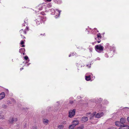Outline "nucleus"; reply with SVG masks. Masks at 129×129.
I'll use <instances>...</instances> for the list:
<instances>
[{
  "instance_id": "473e14b6",
  "label": "nucleus",
  "mask_w": 129,
  "mask_h": 129,
  "mask_svg": "<svg viewBox=\"0 0 129 129\" xmlns=\"http://www.w3.org/2000/svg\"><path fill=\"white\" fill-rule=\"evenodd\" d=\"M127 121L129 122V117H128L127 118Z\"/></svg>"
},
{
  "instance_id": "cd10ccee",
  "label": "nucleus",
  "mask_w": 129,
  "mask_h": 129,
  "mask_svg": "<svg viewBox=\"0 0 129 129\" xmlns=\"http://www.w3.org/2000/svg\"><path fill=\"white\" fill-rule=\"evenodd\" d=\"M56 11L59 13V15L60 12V11H59L57 10H56Z\"/></svg>"
},
{
  "instance_id": "412c9836",
  "label": "nucleus",
  "mask_w": 129,
  "mask_h": 129,
  "mask_svg": "<svg viewBox=\"0 0 129 129\" xmlns=\"http://www.w3.org/2000/svg\"><path fill=\"white\" fill-rule=\"evenodd\" d=\"M97 37L98 38H100V39L101 38L102 36L100 33H99L97 34Z\"/></svg>"
},
{
  "instance_id": "9d476101",
  "label": "nucleus",
  "mask_w": 129,
  "mask_h": 129,
  "mask_svg": "<svg viewBox=\"0 0 129 129\" xmlns=\"http://www.w3.org/2000/svg\"><path fill=\"white\" fill-rule=\"evenodd\" d=\"M81 120L83 122H85L88 121V118L87 117H84L82 118Z\"/></svg>"
},
{
  "instance_id": "20e7f679",
  "label": "nucleus",
  "mask_w": 129,
  "mask_h": 129,
  "mask_svg": "<svg viewBox=\"0 0 129 129\" xmlns=\"http://www.w3.org/2000/svg\"><path fill=\"white\" fill-rule=\"evenodd\" d=\"M75 110L70 111L69 113V117L70 118L73 117L75 115Z\"/></svg>"
},
{
  "instance_id": "9b49d317",
  "label": "nucleus",
  "mask_w": 129,
  "mask_h": 129,
  "mask_svg": "<svg viewBox=\"0 0 129 129\" xmlns=\"http://www.w3.org/2000/svg\"><path fill=\"white\" fill-rule=\"evenodd\" d=\"M5 95L4 92H2L0 94V100L3 99L5 96Z\"/></svg>"
},
{
  "instance_id": "b1692460",
  "label": "nucleus",
  "mask_w": 129,
  "mask_h": 129,
  "mask_svg": "<svg viewBox=\"0 0 129 129\" xmlns=\"http://www.w3.org/2000/svg\"><path fill=\"white\" fill-rule=\"evenodd\" d=\"M74 54V53H71L69 55V57H70L72 56H73Z\"/></svg>"
},
{
  "instance_id": "f03ea898",
  "label": "nucleus",
  "mask_w": 129,
  "mask_h": 129,
  "mask_svg": "<svg viewBox=\"0 0 129 129\" xmlns=\"http://www.w3.org/2000/svg\"><path fill=\"white\" fill-rule=\"evenodd\" d=\"M95 50L98 52L99 50L100 52H102L103 51V47L100 45H97L95 46Z\"/></svg>"
},
{
  "instance_id": "c85d7f7f",
  "label": "nucleus",
  "mask_w": 129,
  "mask_h": 129,
  "mask_svg": "<svg viewBox=\"0 0 129 129\" xmlns=\"http://www.w3.org/2000/svg\"><path fill=\"white\" fill-rule=\"evenodd\" d=\"M40 35H41V36H45V33H44L43 34H41Z\"/></svg>"
},
{
  "instance_id": "393cba45",
  "label": "nucleus",
  "mask_w": 129,
  "mask_h": 129,
  "mask_svg": "<svg viewBox=\"0 0 129 129\" xmlns=\"http://www.w3.org/2000/svg\"><path fill=\"white\" fill-rule=\"evenodd\" d=\"M3 107L4 108H7V106L5 105H3Z\"/></svg>"
},
{
  "instance_id": "39448f33",
  "label": "nucleus",
  "mask_w": 129,
  "mask_h": 129,
  "mask_svg": "<svg viewBox=\"0 0 129 129\" xmlns=\"http://www.w3.org/2000/svg\"><path fill=\"white\" fill-rule=\"evenodd\" d=\"M42 9V4H40L36 7L35 11L36 12H38L40 10H41Z\"/></svg>"
},
{
  "instance_id": "e433bc0d",
  "label": "nucleus",
  "mask_w": 129,
  "mask_h": 129,
  "mask_svg": "<svg viewBox=\"0 0 129 129\" xmlns=\"http://www.w3.org/2000/svg\"><path fill=\"white\" fill-rule=\"evenodd\" d=\"M90 114V113H89L88 114Z\"/></svg>"
},
{
  "instance_id": "aec40b11",
  "label": "nucleus",
  "mask_w": 129,
  "mask_h": 129,
  "mask_svg": "<svg viewBox=\"0 0 129 129\" xmlns=\"http://www.w3.org/2000/svg\"><path fill=\"white\" fill-rule=\"evenodd\" d=\"M48 119H44L43 121V122L44 123L47 124L48 123Z\"/></svg>"
},
{
  "instance_id": "4468645a",
  "label": "nucleus",
  "mask_w": 129,
  "mask_h": 129,
  "mask_svg": "<svg viewBox=\"0 0 129 129\" xmlns=\"http://www.w3.org/2000/svg\"><path fill=\"white\" fill-rule=\"evenodd\" d=\"M75 126L73 124L69 125V129H73Z\"/></svg>"
},
{
  "instance_id": "4be33fe9",
  "label": "nucleus",
  "mask_w": 129,
  "mask_h": 129,
  "mask_svg": "<svg viewBox=\"0 0 129 129\" xmlns=\"http://www.w3.org/2000/svg\"><path fill=\"white\" fill-rule=\"evenodd\" d=\"M24 50V49L23 48H21L19 50V52L20 53H22V52H21V50Z\"/></svg>"
},
{
  "instance_id": "7ed1b4c3",
  "label": "nucleus",
  "mask_w": 129,
  "mask_h": 129,
  "mask_svg": "<svg viewBox=\"0 0 129 129\" xmlns=\"http://www.w3.org/2000/svg\"><path fill=\"white\" fill-rule=\"evenodd\" d=\"M39 18L36 20V22L37 25L40 24L41 23H42V22H43L44 21L43 20V18H42V17L39 16Z\"/></svg>"
},
{
  "instance_id": "a211bd4d",
  "label": "nucleus",
  "mask_w": 129,
  "mask_h": 129,
  "mask_svg": "<svg viewBox=\"0 0 129 129\" xmlns=\"http://www.w3.org/2000/svg\"><path fill=\"white\" fill-rule=\"evenodd\" d=\"M25 41V40H24V41L21 40L20 42V44L21 45H22V47H25V45H23L24 43V41Z\"/></svg>"
},
{
  "instance_id": "a878e982",
  "label": "nucleus",
  "mask_w": 129,
  "mask_h": 129,
  "mask_svg": "<svg viewBox=\"0 0 129 129\" xmlns=\"http://www.w3.org/2000/svg\"><path fill=\"white\" fill-rule=\"evenodd\" d=\"M33 129H37V126H33Z\"/></svg>"
},
{
  "instance_id": "6e6552de",
  "label": "nucleus",
  "mask_w": 129,
  "mask_h": 129,
  "mask_svg": "<svg viewBox=\"0 0 129 129\" xmlns=\"http://www.w3.org/2000/svg\"><path fill=\"white\" fill-rule=\"evenodd\" d=\"M121 126L119 128V129H129V126L128 125H123Z\"/></svg>"
},
{
  "instance_id": "2f4dec72",
  "label": "nucleus",
  "mask_w": 129,
  "mask_h": 129,
  "mask_svg": "<svg viewBox=\"0 0 129 129\" xmlns=\"http://www.w3.org/2000/svg\"><path fill=\"white\" fill-rule=\"evenodd\" d=\"M24 68L23 67H22L20 69V71H21L22 70H23Z\"/></svg>"
},
{
  "instance_id": "7c9ffc66",
  "label": "nucleus",
  "mask_w": 129,
  "mask_h": 129,
  "mask_svg": "<svg viewBox=\"0 0 129 129\" xmlns=\"http://www.w3.org/2000/svg\"><path fill=\"white\" fill-rule=\"evenodd\" d=\"M73 103V101H70V103L71 104H72Z\"/></svg>"
},
{
  "instance_id": "ddd939ff",
  "label": "nucleus",
  "mask_w": 129,
  "mask_h": 129,
  "mask_svg": "<svg viewBox=\"0 0 129 129\" xmlns=\"http://www.w3.org/2000/svg\"><path fill=\"white\" fill-rule=\"evenodd\" d=\"M85 79L86 81H89L91 79L90 76H85Z\"/></svg>"
},
{
  "instance_id": "5701e85b",
  "label": "nucleus",
  "mask_w": 129,
  "mask_h": 129,
  "mask_svg": "<svg viewBox=\"0 0 129 129\" xmlns=\"http://www.w3.org/2000/svg\"><path fill=\"white\" fill-rule=\"evenodd\" d=\"M24 59L25 60H27L28 59V57L27 56H25L24 57Z\"/></svg>"
},
{
  "instance_id": "f8f14e48",
  "label": "nucleus",
  "mask_w": 129,
  "mask_h": 129,
  "mask_svg": "<svg viewBox=\"0 0 129 129\" xmlns=\"http://www.w3.org/2000/svg\"><path fill=\"white\" fill-rule=\"evenodd\" d=\"M125 121L126 119L123 118H121L120 119V122L121 124H123L124 123H125Z\"/></svg>"
},
{
  "instance_id": "0eeeda50",
  "label": "nucleus",
  "mask_w": 129,
  "mask_h": 129,
  "mask_svg": "<svg viewBox=\"0 0 129 129\" xmlns=\"http://www.w3.org/2000/svg\"><path fill=\"white\" fill-rule=\"evenodd\" d=\"M104 114L103 112L99 113L95 115V117L96 118H100L104 115Z\"/></svg>"
},
{
  "instance_id": "f3484780",
  "label": "nucleus",
  "mask_w": 129,
  "mask_h": 129,
  "mask_svg": "<svg viewBox=\"0 0 129 129\" xmlns=\"http://www.w3.org/2000/svg\"><path fill=\"white\" fill-rule=\"evenodd\" d=\"M96 114V112H93V113L91 114L90 115V119H92L93 117Z\"/></svg>"
},
{
  "instance_id": "f257e3e1",
  "label": "nucleus",
  "mask_w": 129,
  "mask_h": 129,
  "mask_svg": "<svg viewBox=\"0 0 129 129\" xmlns=\"http://www.w3.org/2000/svg\"><path fill=\"white\" fill-rule=\"evenodd\" d=\"M28 30V27H26V28L24 30L23 29H21L19 31V33L20 34V35L21 37L23 39L25 38L24 36V35L26 34V31Z\"/></svg>"
},
{
  "instance_id": "bb28decb",
  "label": "nucleus",
  "mask_w": 129,
  "mask_h": 129,
  "mask_svg": "<svg viewBox=\"0 0 129 129\" xmlns=\"http://www.w3.org/2000/svg\"><path fill=\"white\" fill-rule=\"evenodd\" d=\"M40 14L43 15H45V13L44 12H41Z\"/></svg>"
},
{
  "instance_id": "f704fd0d",
  "label": "nucleus",
  "mask_w": 129,
  "mask_h": 129,
  "mask_svg": "<svg viewBox=\"0 0 129 129\" xmlns=\"http://www.w3.org/2000/svg\"><path fill=\"white\" fill-rule=\"evenodd\" d=\"M108 129H113L112 128H109Z\"/></svg>"
},
{
  "instance_id": "c756f323",
  "label": "nucleus",
  "mask_w": 129,
  "mask_h": 129,
  "mask_svg": "<svg viewBox=\"0 0 129 129\" xmlns=\"http://www.w3.org/2000/svg\"><path fill=\"white\" fill-rule=\"evenodd\" d=\"M99 41H97L98 42V43H99L101 41V40H100L99 39Z\"/></svg>"
},
{
  "instance_id": "dca6fc26",
  "label": "nucleus",
  "mask_w": 129,
  "mask_h": 129,
  "mask_svg": "<svg viewBox=\"0 0 129 129\" xmlns=\"http://www.w3.org/2000/svg\"><path fill=\"white\" fill-rule=\"evenodd\" d=\"M116 125L118 126H121L120 125V122L119 121H116L115 123Z\"/></svg>"
},
{
  "instance_id": "6ab92c4d",
  "label": "nucleus",
  "mask_w": 129,
  "mask_h": 129,
  "mask_svg": "<svg viewBox=\"0 0 129 129\" xmlns=\"http://www.w3.org/2000/svg\"><path fill=\"white\" fill-rule=\"evenodd\" d=\"M84 126L83 125L79 126L76 128V129H84Z\"/></svg>"
},
{
  "instance_id": "72a5a7b5",
  "label": "nucleus",
  "mask_w": 129,
  "mask_h": 129,
  "mask_svg": "<svg viewBox=\"0 0 129 129\" xmlns=\"http://www.w3.org/2000/svg\"><path fill=\"white\" fill-rule=\"evenodd\" d=\"M47 0V1L48 2H51V0Z\"/></svg>"
},
{
  "instance_id": "423d86ee",
  "label": "nucleus",
  "mask_w": 129,
  "mask_h": 129,
  "mask_svg": "<svg viewBox=\"0 0 129 129\" xmlns=\"http://www.w3.org/2000/svg\"><path fill=\"white\" fill-rule=\"evenodd\" d=\"M17 118H10L9 121L10 123L12 124L14 122L17 121Z\"/></svg>"
},
{
  "instance_id": "2eb2a0df",
  "label": "nucleus",
  "mask_w": 129,
  "mask_h": 129,
  "mask_svg": "<svg viewBox=\"0 0 129 129\" xmlns=\"http://www.w3.org/2000/svg\"><path fill=\"white\" fill-rule=\"evenodd\" d=\"M64 125H60L58 127V129H62L64 127Z\"/></svg>"
},
{
  "instance_id": "1a4fd4ad",
  "label": "nucleus",
  "mask_w": 129,
  "mask_h": 129,
  "mask_svg": "<svg viewBox=\"0 0 129 129\" xmlns=\"http://www.w3.org/2000/svg\"><path fill=\"white\" fill-rule=\"evenodd\" d=\"M72 123H73V124L75 126L76 125H78L79 123L78 120H74L73 121Z\"/></svg>"
},
{
  "instance_id": "c9c22d12",
  "label": "nucleus",
  "mask_w": 129,
  "mask_h": 129,
  "mask_svg": "<svg viewBox=\"0 0 129 129\" xmlns=\"http://www.w3.org/2000/svg\"><path fill=\"white\" fill-rule=\"evenodd\" d=\"M23 55H24V53H23Z\"/></svg>"
}]
</instances>
